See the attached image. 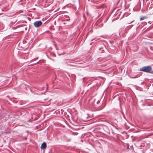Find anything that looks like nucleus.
Here are the masks:
<instances>
[{
	"instance_id": "423d86ee",
	"label": "nucleus",
	"mask_w": 153,
	"mask_h": 153,
	"mask_svg": "<svg viewBox=\"0 0 153 153\" xmlns=\"http://www.w3.org/2000/svg\"><path fill=\"white\" fill-rule=\"evenodd\" d=\"M149 29H147L146 30H149Z\"/></svg>"
},
{
	"instance_id": "7ed1b4c3",
	"label": "nucleus",
	"mask_w": 153,
	"mask_h": 153,
	"mask_svg": "<svg viewBox=\"0 0 153 153\" xmlns=\"http://www.w3.org/2000/svg\"><path fill=\"white\" fill-rule=\"evenodd\" d=\"M91 100L92 101H94V104H98L100 102V100H98V98L93 97L91 99Z\"/></svg>"
},
{
	"instance_id": "f03ea898",
	"label": "nucleus",
	"mask_w": 153,
	"mask_h": 153,
	"mask_svg": "<svg viewBox=\"0 0 153 153\" xmlns=\"http://www.w3.org/2000/svg\"><path fill=\"white\" fill-rule=\"evenodd\" d=\"M42 24V22L40 21H36L33 23V25L36 27L40 26Z\"/></svg>"
},
{
	"instance_id": "f257e3e1",
	"label": "nucleus",
	"mask_w": 153,
	"mask_h": 153,
	"mask_svg": "<svg viewBox=\"0 0 153 153\" xmlns=\"http://www.w3.org/2000/svg\"><path fill=\"white\" fill-rule=\"evenodd\" d=\"M140 70L141 71L153 74L152 68L150 66L143 67L140 68Z\"/></svg>"
},
{
	"instance_id": "39448f33",
	"label": "nucleus",
	"mask_w": 153,
	"mask_h": 153,
	"mask_svg": "<svg viewBox=\"0 0 153 153\" xmlns=\"http://www.w3.org/2000/svg\"><path fill=\"white\" fill-rule=\"evenodd\" d=\"M147 19L146 17V16H143L141 17L140 18V21H142L143 20L145 19Z\"/></svg>"
},
{
	"instance_id": "20e7f679",
	"label": "nucleus",
	"mask_w": 153,
	"mask_h": 153,
	"mask_svg": "<svg viewBox=\"0 0 153 153\" xmlns=\"http://www.w3.org/2000/svg\"><path fill=\"white\" fill-rule=\"evenodd\" d=\"M46 144L45 142H43L41 146V148L42 149H45L46 148Z\"/></svg>"
}]
</instances>
